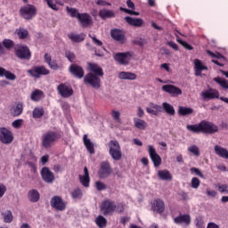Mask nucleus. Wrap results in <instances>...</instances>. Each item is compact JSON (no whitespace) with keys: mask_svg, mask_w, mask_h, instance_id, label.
Masks as SVG:
<instances>
[{"mask_svg":"<svg viewBox=\"0 0 228 228\" xmlns=\"http://www.w3.org/2000/svg\"><path fill=\"white\" fill-rule=\"evenodd\" d=\"M186 129L194 134H200V133L203 134H215V133H218V126L207 120H202L195 125H187Z\"/></svg>","mask_w":228,"mask_h":228,"instance_id":"1","label":"nucleus"},{"mask_svg":"<svg viewBox=\"0 0 228 228\" xmlns=\"http://www.w3.org/2000/svg\"><path fill=\"white\" fill-rule=\"evenodd\" d=\"M61 138L60 132L48 131L42 135V147L51 149Z\"/></svg>","mask_w":228,"mask_h":228,"instance_id":"2","label":"nucleus"},{"mask_svg":"<svg viewBox=\"0 0 228 228\" xmlns=\"http://www.w3.org/2000/svg\"><path fill=\"white\" fill-rule=\"evenodd\" d=\"M109 154L114 161H120L122 159V150L120 143L117 140H111L109 143Z\"/></svg>","mask_w":228,"mask_h":228,"instance_id":"3","label":"nucleus"},{"mask_svg":"<svg viewBox=\"0 0 228 228\" xmlns=\"http://www.w3.org/2000/svg\"><path fill=\"white\" fill-rule=\"evenodd\" d=\"M201 98L203 101H212L213 99H220L223 102H226L228 104V98L224 96L220 97V92L215 88H209L201 93Z\"/></svg>","mask_w":228,"mask_h":228,"instance_id":"4","label":"nucleus"},{"mask_svg":"<svg viewBox=\"0 0 228 228\" xmlns=\"http://www.w3.org/2000/svg\"><path fill=\"white\" fill-rule=\"evenodd\" d=\"M100 209L103 216H111L117 211V204L111 200H105L102 202Z\"/></svg>","mask_w":228,"mask_h":228,"instance_id":"5","label":"nucleus"},{"mask_svg":"<svg viewBox=\"0 0 228 228\" xmlns=\"http://www.w3.org/2000/svg\"><path fill=\"white\" fill-rule=\"evenodd\" d=\"M27 74L35 77V79H40L42 76H49L51 71L44 65L34 66L30 69H28Z\"/></svg>","mask_w":228,"mask_h":228,"instance_id":"6","label":"nucleus"},{"mask_svg":"<svg viewBox=\"0 0 228 228\" xmlns=\"http://www.w3.org/2000/svg\"><path fill=\"white\" fill-rule=\"evenodd\" d=\"M133 56H134L133 52L116 53L113 54V58L117 61V63H119V65H125V66H127L129 65V63H131V61L133 60Z\"/></svg>","mask_w":228,"mask_h":228,"instance_id":"7","label":"nucleus"},{"mask_svg":"<svg viewBox=\"0 0 228 228\" xmlns=\"http://www.w3.org/2000/svg\"><path fill=\"white\" fill-rule=\"evenodd\" d=\"M20 14L25 20H31L37 15V7L28 4L20 9Z\"/></svg>","mask_w":228,"mask_h":228,"instance_id":"8","label":"nucleus"},{"mask_svg":"<svg viewBox=\"0 0 228 228\" xmlns=\"http://www.w3.org/2000/svg\"><path fill=\"white\" fill-rule=\"evenodd\" d=\"M14 54L19 60H26L27 61L31 60V50L28 45H18V48L14 50Z\"/></svg>","mask_w":228,"mask_h":228,"instance_id":"9","label":"nucleus"},{"mask_svg":"<svg viewBox=\"0 0 228 228\" xmlns=\"http://www.w3.org/2000/svg\"><path fill=\"white\" fill-rule=\"evenodd\" d=\"M112 172L113 168H111L110 162L102 161L98 170V177L100 179H108V177L111 175Z\"/></svg>","mask_w":228,"mask_h":228,"instance_id":"10","label":"nucleus"},{"mask_svg":"<svg viewBox=\"0 0 228 228\" xmlns=\"http://www.w3.org/2000/svg\"><path fill=\"white\" fill-rule=\"evenodd\" d=\"M0 142L4 145H10L13 142V133L6 127H0Z\"/></svg>","mask_w":228,"mask_h":228,"instance_id":"11","label":"nucleus"},{"mask_svg":"<svg viewBox=\"0 0 228 228\" xmlns=\"http://www.w3.org/2000/svg\"><path fill=\"white\" fill-rule=\"evenodd\" d=\"M84 82L97 90L101 88V78L98 75H94V73H87L84 77Z\"/></svg>","mask_w":228,"mask_h":228,"instance_id":"12","label":"nucleus"},{"mask_svg":"<svg viewBox=\"0 0 228 228\" xmlns=\"http://www.w3.org/2000/svg\"><path fill=\"white\" fill-rule=\"evenodd\" d=\"M50 205L56 211H65L67 209V203L63 201L61 196H53L50 200Z\"/></svg>","mask_w":228,"mask_h":228,"instance_id":"13","label":"nucleus"},{"mask_svg":"<svg viewBox=\"0 0 228 228\" xmlns=\"http://www.w3.org/2000/svg\"><path fill=\"white\" fill-rule=\"evenodd\" d=\"M151 211L154 215H163L165 213V201L161 199H155L151 202Z\"/></svg>","mask_w":228,"mask_h":228,"instance_id":"14","label":"nucleus"},{"mask_svg":"<svg viewBox=\"0 0 228 228\" xmlns=\"http://www.w3.org/2000/svg\"><path fill=\"white\" fill-rule=\"evenodd\" d=\"M57 90L64 99L72 97V95H74V89H72L71 86H69L67 84L59 85L57 86Z\"/></svg>","mask_w":228,"mask_h":228,"instance_id":"15","label":"nucleus"},{"mask_svg":"<svg viewBox=\"0 0 228 228\" xmlns=\"http://www.w3.org/2000/svg\"><path fill=\"white\" fill-rule=\"evenodd\" d=\"M41 177L43 181L48 184H52V183H54V179H56L54 173H53L52 170L47 167L41 169Z\"/></svg>","mask_w":228,"mask_h":228,"instance_id":"16","label":"nucleus"},{"mask_svg":"<svg viewBox=\"0 0 228 228\" xmlns=\"http://www.w3.org/2000/svg\"><path fill=\"white\" fill-rule=\"evenodd\" d=\"M69 70L74 77H77V79H83V77H85V69L77 64H71Z\"/></svg>","mask_w":228,"mask_h":228,"instance_id":"17","label":"nucleus"},{"mask_svg":"<svg viewBox=\"0 0 228 228\" xmlns=\"http://www.w3.org/2000/svg\"><path fill=\"white\" fill-rule=\"evenodd\" d=\"M149 154L154 167L156 168H158V167H161V157L158 154V152H156V149H154L152 145H149Z\"/></svg>","mask_w":228,"mask_h":228,"instance_id":"18","label":"nucleus"},{"mask_svg":"<svg viewBox=\"0 0 228 228\" xmlns=\"http://www.w3.org/2000/svg\"><path fill=\"white\" fill-rule=\"evenodd\" d=\"M110 37L119 44H126V34L120 28H113L110 31Z\"/></svg>","mask_w":228,"mask_h":228,"instance_id":"19","label":"nucleus"},{"mask_svg":"<svg viewBox=\"0 0 228 228\" xmlns=\"http://www.w3.org/2000/svg\"><path fill=\"white\" fill-rule=\"evenodd\" d=\"M77 20L83 28L92 26V16L86 12L78 14Z\"/></svg>","mask_w":228,"mask_h":228,"instance_id":"20","label":"nucleus"},{"mask_svg":"<svg viewBox=\"0 0 228 228\" xmlns=\"http://www.w3.org/2000/svg\"><path fill=\"white\" fill-rule=\"evenodd\" d=\"M162 90L163 92H166L167 94H169L172 96L181 95L183 94L181 88L174 85H165L162 86Z\"/></svg>","mask_w":228,"mask_h":228,"instance_id":"21","label":"nucleus"},{"mask_svg":"<svg viewBox=\"0 0 228 228\" xmlns=\"http://www.w3.org/2000/svg\"><path fill=\"white\" fill-rule=\"evenodd\" d=\"M87 69L94 76H99L100 77H102V76H104V71L102 70V68H101V66H99L97 63L89 62L87 64Z\"/></svg>","mask_w":228,"mask_h":228,"instance_id":"22","label":"nucleus"},{"mask_svg":"<svg viewBox=\"0 0 228 228\" xmlns=\"http://www.w3.org/2000/svg\"><path fill=\"white\" fill-rule=\"evenodd\" d=\"M174 222L178 225H181V224H183L184 225H190V224H191V216L188 214H180L174 219Z\"/></svg>","mask_w":228,"mask_h":228,"instance_id":"23","label":"nucleus"},{"mask_svg":"<svg viewBox=\"0 0 228 228\" xmlns=\"http://www.w3.org/2000/svg\"><path fill=\"white\" fill-rule=\"evenodd\" d=\"M79 181L84 186V188H89L90 187V172L88 171V167H84V175H79Z\"/></svg>","mask_w":228,"mask_h":228,"instance_id":"24","label":"nucleus"},{"mask_svg":"<svg viewBox=\"0 0 228 228\" xmlns=\"http://www.w3.org/2000/svg\"><path fill=\"white\" fill-rule=\"evenodd\" d=\"M125 20L129 24V26H134V28H142L143 26V20L141 18L126 16L125 17Z\"/></svg>","mask_w":228,"mask_h":228,"instance_id":"25","label":"nucleus"},{"mask_svg":"<svg viewBox=\"0 0 228 228\" xmlns=\"http://www.w3.org/2000/svg\"><path fill=\"white\" fill-rule=\"evenodd\" d=\"M83 142L86 151L90 152V154H95V148L94 147V142H92V141L88 139L87 134H84Z\"/></svg>","mask_w":228,"mask_h":228,"instance_id":"26","label":"nucleus"},{"mask_svg":"<svg viewBox=\"0 0 228 228\" xmlns=\"http://www.w3.org/2000/svg\"><path fill=\"white\" fill-rule=\"evenodd\" d=\"M214 151L217 156L220 158H223L224 159H228V150L220 146V145H216L214 147Z\"/></svg>","mask_w":228,"mask_h":228,"instance_id":"27","label":"nucleus"},{"mask_svg":"<svg viewBox=\"0 0 228 228\" xmlns=\"http://www.w3.org/2000/svg\"><path fill=\"white\" fill-rule=\"evenodd\" d=\"M194 69H195L196 76H200L202 74V70H208V66H204L200 60L195 59Z\"/></svg>","mask_w":228,"mask_h":228,"instance_id":"28","label":"nucleus"},{"mask_svg":"<svg viewBox=\"0 0 228 228\" xmlns=\"http://www.w3.org/2000/svg\"><path fill=\"white\" fill-rule=\"evenodd\" d=\"M22 111H24V107L21 102H18L16 106L11 109V115L12 117H20Z\"/></svg>","mask_w":228,"mask_h":228,"instance_id":"29","label":"nucleus"},{"mask_svg":"<svg viewBox=\"0 0 228 228\" xmlns=\"http://www.w3.org/2000/svg\"><path fill=\"white\" fill-rule=\"evenodd\" d=\"M85 34H75V33H70L68 34V37L73 44H79L81 42L85 41Z\"/></svg>","mask_w":228,"mask_h":228,"instance_id":"30","label":"nucleus"},{"mask_svg":"<svg viewBox=\"0 0 228 228\" xmlns=\"http://www.w3.org/2000/svg\"><path fill=\"white\" fill-rule=\"evenodd\" d=\"M28 199L30 202H38L40 200V192L37 189H32L28 193Z\"/></svg>","mask_w":228,"mask_h":228,"instance_id":"31","label":"nucleus"},{"mask_svg":"<svg viewBox=\"0 0 228 228\" xmlns=\"http://www.w3.org/2000/svg\"><path fill=\"white\" fill-rule=\"evenodd\" d=\"M137 76L129 71H121L118 73V78L119 79H128L129 81H134L136 79Z\"/></svg>","mask_w":228,"mask_h":228,"instance_id":"32","label":"nucleus"},{"mask_svg":"<svg viewBox=\"0 0 228 228\" xmlns=\"http://www.w3.org/2000/svg\"><path fill=\"white\" fill-rule=\"evenodd\" d=\"M15 35H17L20 40H26L29 37V32L24 28H19L15 29Z\"/></svg>","mask_w":228,"mask_h":228,"instance_id":"33","label":"nucleus"},{"mask_svg":"<svg viewBox=\"0 0 228 228\" xmlns=\"http://www.w3.org/2000/svg\"><path fill=\"white\" fill-rule=\"evenodd\" d=\"M99 16L101 19H113L115 17V12L108 9L100 10Z\"/></svg>","mask_w":228,"mask_h":228,"instance_id":"34","label":"nucleus"},{"mask_svg":"<svg viewBox=\"0 0 228 228\" xmlns=\"http://www.w3.org/2000/svg\"><path fill=\"white\" fill-rule=\"evenodd\" d=\"M158 175L162 181H172V174L167 169L158 171Z\"/></svg>","mask_w":228,"mask_h":228,"instance_id":"35","label":"nucleus"},{"mask_svg":"<svg viewBox=\"0 0 228 228\" xmlns=\"http://www.w3.org/2000/svg\"><path fill=\"white\" fill-rule=\"evenodd\" d=\"M162 109L167 115H170V117H174L175 115V109H174L172 104L168 102H163Z\"/></svg>","mask_w":228,"mask_h":228,"instance_id":"36","label":"nucleus"},{"mask_svg":"<svg viewBox=\"0 0 228 228\" xmlns=\"http://www.w3.org/2000/svg\"><path fill=\"white\" fill-rule=\"evenodd\" d=\"M134 127H136L137 129H140L141 131H144V129H147V122H145V120L143 119L134 118Z\"/></svg>","mask_w":228,"mask_h":228,"instance_id":"37","label":"nucleus"},{"mask_svg":"<svg viewBox=\"0 0 228 228\" xmlns=\"http://www.w3.org/2000/svg\"><path fill=\"white\" fill-rule=\"evenodd\" d=\"M44 97V91H41L40 89H36L34 92H32L30 95L31 101H35L36 102H38L41 99Z\"/></svg>","mask_w":228,"mask_h":228,"instance_id":"38","label":"nucleus"},{"mask_svg":"<svg viewBox=\"0 0 228 228\" xmlns=\"http://www.w3.org/2000/svg\"><path fill=\"white\" fill-rule=\"evenodd\" d=\"M192 113H193V109L190 107L180 106L178 108V115H180V117H186L188 115H192Z\"/></svg>","mask_w":228,"mask_h":228,"instance_id":"39","label":"nucleus"},{"mask_svg":"<svg viewBox=\"0 0 228 228\" xmlns=\"http://www.w3.org/2000/svg\"><path fill=\"white\" fill-rule=\"evenodd\" d=\"M95 224L99 228H105L108 225V220L102 215L95 218Z\"/></svg>","mask_w":228,"mask_h":228,"instance_id":"40","label":"nucleus"},{"mask_svg":"<svg viewBox=\"0 0 228 228\" xmlns=\"http://www.w3.org/2000/svg\"><path fill=\"white\" fill-rule=\"evenodd\" d=\"M45 110L43 107H36L32 112L33 118H42Z\"/></svg>","mask_w":228,"mask_h":228,"instance_id":"41","label":"nucleus"},{"mask_svg":"<svg viewBox=\"0 0 228 228\" xmlns=\"http://www.w3.org/2000/svg\"><path fill=\"white\" fill-rule=\"evenodd\" d=\"M2 216H4V224H12L13 222V214L12 213V210H7L2 213Z\"/></svg>","mask_w":228,"mask_h":228,"instance_id":"42","label":"nucleus"},{"mask_svg":"<svg viewBox=\"0 0 228 228\" xmlns=\"http://www.w3.org/2000/svg\"><path fill=\"white\" fill-rule=\"evenodd\" d=\"M213 81L220 85L221 88H224V90H228V80L222 79L220 77H214Z\"/></svg>","mask_w":228,"mask_h":228,"instance_id":"43","label":"nucleus"},{"mask_svg":"<svg viewBox=\"0 0 228 228\" xmlns=\"http://www.w3.org/2000/svg\"><path fill=\"white\" fill-rule=\"evenodd\" d=\"M66 10L73 19H78L79 15H81V13H79L76 8H70L67 6Z\"/></svg>","mask_w":228,"mask_h":228,"instance_id":"44","label":"nucleus"},{"mask_svg":"<svg viewBox=\"0 0 228 228\" xmlns=\"http://www.w3.org/2000/svg\"><path fill=\"white\" fill-rule=\"evenodd\" d=\"M88 37H89V38L92 39V42H93V44H94V45H97V47H102L103 43H102V41H101L97 38V36L89 34Z\"/></svg>","mask_w":228,"mask_h":228,"instance_id":"45","label":"nucleus"},{"mask_svg":"<svg viewBox=\"0 0 228 228\" xmlns=\"http://www.w3.org/2000/svg\"><path fill=\"white\" fill-rule=\"evenodd\" d=\"M3 45L5 47V49H13L15 43L12 39H4L3 40Z\"/></svg>","mask_w":228,"mask_h":228,"instance_id":"46","label":"nucleus"},{"mask_svg":"<svg viewBox=\"0 0 228 228\" xmlns=\"http://www.w3.org/2000/svg\"><path fill=\"white\" fill-rule=\"evenodd\" d=\"M189 152L193 154V156H200V150L199 149V146L197 145H191L188 148Z\"/></svg>","mask_w":228,"mask_h":228,"instance_id":"47","label":"nucleus"},{"mask_svg":"<svg viewBox=\"0 0 228 228\" xmlns=\"http://www.w3.org/2000/svg\"><path fill=\"white\" fill-rule=\"evenodd\" d=\"M72 199H82L83 197V191L81 189L77 188L71 192Z\"/></svg>","mask_w":228,"mask_h":228,"instance_id":"48","label":"nucleus"},{"mask_svg":"<svg viewBox=\"0 0 228 228\" xmlns=\"http://www.w3.org/2000/svg\"><path fill=\"white\" fill-rule=\"evenodd\" d=\"M94 186H95L97 191H102L108 188V186L101 181L95 182Z\"/></svg>","mask_w":228,"mask_h":228,"instance_id":"49","label":"nucleus"},{"mask_svg":"<svg viewBox=\"0 0 228 228\" xmlns=\"http://www.w3.org/2000/svg\"><path fill=\"white\" fill-rule=\"evenodd\" d=\"M4 77H5L6 79H9L10 81H15V79H17V76H15V74L6 69H5V74L4 75Z\"/></svg>","mask_w":228,"mask_h":228,"instance_id":"50","label":"nucleus"},{"mask_svg":"<svg viewBox=\"0 0 228 228\" xmlns=\"http://www.w3.org/2000/svg\"><path fill=\"white\" fill-rule=\"evenodd\" d=\"M44 1L47 4L48 8H51V10H54V12H58V10H60L58 5L53 3V0H44Z\"/></svg>","mask_w":228,"mask_h":228,"instance_id":"51","label":"nucleus"},{"mask_svg":"<svg viewBox=\"0 0 228 228\" xmlns=\"http://www.w3.org/2000/svg\"><path fill=\"white\" fill-rule=\"evenodd\" d=\"M113 120H115V122H118L120 123V112L118 110H112L110 113Z\"/></svg>","mask_w":228,"mask_h":228,"instance_id":"52","label":"nucleus"},{"mask_svg":"<svg viewBox=\"0 0 228 228\" xmlns=\"http://www.w3.org/2000/svg\"><path fill=\"white\" fill-rule=\"evenodd\" d=\"M191 188L197 190L200 186V180L198 177H193L191 182Z\"/></svg>","mask_w":228,"mask_h":228,"instance_id":"53","label":"nucleus"},{"mask_svg":"<svg viewBox=\"0 0 228 228\" xmlns=\"http://www.w3.org/2000/svg\"><path fill=\"white\" fill-rule=\"evenodd\" d=\"M116 213L122 214L126 211V205L124 203H118L116 205Z\"/></svg>","mask_w":228,"mask_h":228,"instance_id":"54","label":"nucleus"},{"mask_svg":"<svg viewBox=\"0 0 228 228\" xmlns=\"http://www.w3.org/2000/svg\"><path fill=\"white\" fill-rule=\"evenodd\" d=\"M23 122V119H16L12 123V127H14V129H19L20 127L22 126Z\"/></svg>","mask_w":228,"mask_h":228,"instance_id":"55","label":"nucleus"},{"mask_svg":"<svg viewBox=\"0 0 228 228\" xmlns=\"http://www.w3.org/2000/svg\"><path fill=\"white\" fill-rule=\"evenodd\" d=\"M191 174H196L198 175V177H200L201 179H204V174H202V172L200 171V169L197 168V167H191Z\"/></svg>","mask_w":228,"mask_h":228,"instance_id":"56","label":"nucleus"},{"mask_svg":"<svg viewBox=\"0 0 228 228\" xmlns=\"http://www.w3.org/2000/svg\"><path fill=\"white\" fill-rule=\"evenodd\" d=\"M218 191L220 193H228V185L227 184H217Z\"/></svg>","mask_w":228,"mask_h":228,"instance_id":"57","label":"nucleus"},{"mask_svg":"<svg viewBox=\"0 0 228 228\" xmlns=\"http://www.w3.org/2000/svg\"><path fill=\"white\" fill-rule=\"evenodd\" d=\"M48 66L50 67V69H52V70H58V69H60V65H58V62L56 61H52Z\"/></svg>","mask_w":228,"mask_h":228,"instance_id":"58","label":"nucleus"},{"mask_svg":"<svg viewBox=\"0 0 228 228\" xmlns=\"http://www.w3.org/2000/svg\"><path fill=\"white\" fill-rule=\"evenodd\" d=\"M95 3L98 6H111V4L105 0H96Z\"/></svg>","mask_w":228,"mask_h":228,"instance_id":"59","label":"nucleus"},{"mask_svg":"<svg viewBox=\"0 0 228 228\" xmlns=\"http://www.w3.org/2000/svg\"><path fill=\"white\" fill-rule=\"evenodd\" d=\"M66 58L69 60V61L72 63V61H74V59L76 58V55L74 54V53L67 52Z\"/></svg>","mask_w":228,"mask_h":228,"instance_id":"60","label":"nucleus"},{"mask_svg":"<svg viewBox=\"0 0 228 228\" xmlns=\"http://www.w3.org/2000/svg\"><path fill=\"white\" fill-rule=\"evenodd\" d=\"M4 193H6V186L3 183H0V199H3Z\"/></svg>","mask_w":228,"mask_h":228,"instance_id":"61","label":"nucleus"},{"mask_svg":"<svg viewBox=\"0 0 228 228\" xmlns=\"http://www.w3.org/2000/svg\"><path fill=\"white\" fill-rule=\"evenodd\" d=\"M167 44L169 45V47H172V49H174L175 51H179V46L174 41H168Z\"/></svg>","mask_w":228,"mask_h":228,"instance_id":"62","label":"nucleus"},{"mask_svg":"<svg viewBox=\"0 0 228 228\" xmlns=\"http://www.w3.org/2000/svg\"><path fill=\"white\" fill-rule=\"evenodd\" d=\"M207 195L208 197H215L217 193L216 191L207 190Z\"/></svg>","mask_w":228,"mask_h":228,"instance_id":"63","label":"nucleus"},{"mask_svg":"<svg viewBox=\"0 0 228 228\" xmlns=\"http://www.w3.org/2000/svg\"><path fill=\"white\" fill-rule=\"evenodd\" d=\"M207 228H220V226L215 223H208Z\"/></svg>","mask_w":228,"mask_h":228,"instance_id":"64","label":"nucleus"}]
</instances>
